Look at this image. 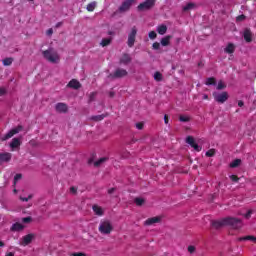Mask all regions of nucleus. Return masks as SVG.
<instances>
[{
  "instance_id": "obj_1",
  "label": "nucleus",
  "mask_w": 256,
  "mask_h": 256,
  "mask_svg": "<svg viewBox=\"0 0 256 256\" xmlns=\"http://www.w3.org/2000/svg\"><path fill=\"white\" fill-rule=\"evenodd\" d=\"M44 59L49 63H59V54L53 49H48L42 52Z\"/></svg>"
},
{
  "instance_id": "obj_2",
  "label": "nucleus",
  "mask_w": 256,
  "mask_h": 256,
  "mask_svg": "<svg viewBox=\"0 0 256 256\" xmlns=\"http://www.w3.org/2000/svg\"><path fill=\"white\" fill-rule=\"evenodd\" d=\"M98 231L102 235H110L111 231H113V225L111 224V221L109 220L101 221L98 227Z\"/></svg>"
},
{
  "instance_id": "obj_3",
  "label": "nucleus",
  "mask_w": 256,
  "mask_h": 256,
  "mask_svg": "<svg viewBox=\"0 0 256 256\" xmlns=\"http://www.w3.org/2000/svg\"><path fill=\"white\" fill-rule=\"evenodd\" d=\"M224 221L226 225H229L232 229H241L243 227V221L239 218L226 217Z\"/></svg>"
},
{
  "instance_id": "obj_4",
  "label": "nucleus",
  "mask_w": 256,
  "mask_h": 256,
  "mask_svg": "<svg viewBox=\"0 0 256 256\" xmlns=\"http://www.w3.org/2000/svg\"><path fill=\"white\" fill-rule=\"evenodd\" d=\"M137 0H124L121 5L118 7V13H128L131 11V7Z\"/></svg>"
},
{
  "instance_id": "obj_5",
  "label": "nucleus",
  "mask_w": 256,
  "mask_h": 256,
  "mask_svg": "<svg viewBox=\"0 0 256 256\" xmlns=\"http://www.w3.org/2000/svg\"><path fill=\"white\" fill-rule=\"evenodd\" d=\"M156 0H145L137 6L138 11H150L155 7Z\"/></svg>"
},
{
  "instance_id": "obj_6",
  "label": "nucleus",
  "mask_w": 256,
  "mask_h": 256,
  "mask_svg": "<svg viewBox=\"0 0 256 256\" xmlns=\"http://www.w3.org/2000/svg\"><path fill=\"white\" fill-rule=\"evenodd\" d=\"M23 131V126L18 125L17 127L11 129L7 134L1 137V141H8V139H11V137H14V135H17V133H21Z\"/></svg>"
},
{
  "instance_id": "obj_7",
  "label": "nucleus",
  "mask_w": 256,
  "mask_h": 256,
  "mask_svg": "<svg viewBox=\"0 0 256 256\" xmlns=\"http://www.w3.org/2000/svg\"><path fill=\"white\" fill-rule=\"evenodd\" d=\"M137 38V27H132L130 33L128 34L127 45L128 47H133L135 45V39Z\"/></svg>"
},
{
  "instance_id": "obj_8",
  "label": "nucleus",
  "mask_w": 256,
  "mask_h": 256,
  "mask_svg": "<svg viewBox=\"0 0 256 256\" xmlns=\"http://www.w3.org/2000/svg\"><path fill=\"white\" fill-rule=\"evenodd\" d=\"M213 97H214V101H216V103H225V101H227V99H229V93H227V92H222V93L213 92Z\"/></svg>"
},
{
  "instance_id": "obj_9",
  "label": "nucleus",
  "mask_w": 256,
  "mask_h": 256,
  "mask_svg": "<svg viewBox=\"0 0 256 256\" xmlns=\"http://www.w3.org/2000/svg\"><path fill=\"white\" fill-rule=\"evenodd\" d=\"M127 75V70L118 68L113 74H110V77H112V79H121V77H127Z\"/></svg>"
},
{
  "instance_id": "obj_10",
  "label": "nucleus",
  "mask_w": 256,
  "mask_h": 256,
  "mask_svg": "<svg viewBox=\"0 0 256 256\" xmlns=\"http://www.w3.org/2000/svg\"><path fill=\"white\" fill-rule=\"evenodd\" d=\"M186 143L194 149V151H197L198 153L201 151V146H199L197 143H195V138L193 136H187Z\"/></svg>"
},
{
  "instance_id": "obj_11",
  "label": "nucleus",
  "mask_w": 256,
  "mask_h": 256,
  "mask_svg": "<svg viewBox=\"0 0 256 256\" xmlns=\"http://www.w3.org/2000/svg\"><path fill=\"white\" fill-rule=\"evenodd\" d=\"M12 158L13 154L9 152L0 153V165H3V163H9V161H11Z\"/></svg>"
},
{
  "instance_id": "obj_12",
  "label": "nucleus",
  "mask_w": 256,
  "mask_h": 256,
  "mask_svg": "<svg viewBox=\"0 0 256 256\" xmlns=\"http://www.w3.org/2000/svg\"><path fill=\"white\" fill-rule=\"evenodd\" d=\"M212 227H214V229H221L222 227H225L226 222H225V218L221 219V220H214L211 222Z\"/></svg>"
},
{
  "instance_id": "obj_13",
  "label": "nucleus",
  "mask_w": 256,
  "mask_h": 256,
  "mask_svg": "<svg viewBox=\"0 0 256 256\" xmlns=\"http://www.w3.org/2000/svg\"><path fill=\"white\" fill-rule=\"evenodd\" d=\"M243 38L246 43H251V41H253V33L251 32V29L246 28L244 30Z\"/></svg>"
},
{
  "instance_id": "obj_14",
  "label": "nucleus",
  "mask_w": 256,
  "mask_h": 256,
  "mask_svg": "<svg viewBox=\"0 0 256 256\" xmlns=\"http://www.w3.org/2000/svg\"><path fill=\"white\" fill-rule=\"evenodd\" d=\"M55 109L57 113H67V111L69 110L67 104L61 102L56 104Z\"/></svg>"
},
{
  "instance_id": "obj_15",
  "label": "nucleus",
  "mask_w": 256,
  "mask_h": 256,
  "mask_svg": "<svg viewBox=\"0 0 256 256\" xmlns=\"http://www.w3.org/2000/svg\"><path fill=\"white\" fill-rule=\"evenodd\" d=\"M67 87L70 89H81V82L77 79H72L68 84Z\"/></svg>"
},
{
  "instance_id": "obj_16",
  "label": "nucleus",
  "mask_w": 256,
  "mask_h": 256,
  "mask_svg": "<svg viewBox=\"0 0 256 256\" xmlns=\"http://www.w3.org/2000/svg\"><path fill=\"white\" fill-rule=\"evenodd\" d=\"M160 222H161V217L156 216V217L148 218L144 222V225L151 226V225H155V223H160Z\"/></svg>"
},
{
  "instance_id": "obj_17",
  "label": "nucleus",
  "mask_w": 256,
  "mask_h": 256,
  "mask_svg": "<svg viewBox=\"0 0 256 256\" xmlns=\"http://www.w3.org/2000/svg\"><path fill=\"white\" fill-rule=\"evenodd\" d=\"M131 62V56L127 53H124L122 57L120 58V65H129Z\"/></svg>"
},
{
  "instance_id": "obj_18",
  "label": "nucleus",
  "mask_w": 256,
  "mask_h": 256,
  "mask_svg": "<svg viewBox=\"0 0 256 256\" xmlns=\"http://www.w3.org/2000/svg\"><path fill=\"white\" fill-rule=\"evenodd\" d=\"M10 147L12 148V150L19 149V147H21V139L13 138L10 142Z\"/></svg>"
},
{
  "instance_id": "obj_19",
  "label": "nucleus",
  "mask_w": 256,
  "mask_h": 256,
  "mask_svg": "<svg viewBox=\"0 0 256 256\" xmlns=\"http://www.w3.org/2000/svg\"><path fill=\"white\" fill-rule=\"evenodd\" d=\"M225 53H228L231 55L232 53H235V44L229 43L226 48L224 49Z\"/></svg>"
},
{
  "instance_id": "obj_20",
  "label": "nucleus",
  "mask_w": 256,
  "mask_h": 256,
  "mask_svg": "<svg viewBox=\"0 0 256 256\" xmlns=\"http://www.w3.org/2000/svg\"><path fill=\"white\" fill-rule=\"evenodd\" d=\"M24 228L25 226H23V224L16 222L12 225L11 231H23Z\"/></svg>"
},
{
  "instance_id": "obj_21",
  "label": "nucleus",
  "mask_w": 256,
  "mask_h": 256,
  "mask_svg": "<svg viewBox=\"0 0 256 256\" xmlns=\"http://www.w3.org/2000/svg\"><path fill=\"white\" fill-rule=\"evenodd\" d=\"M33 237H35V235L33 234H27L26 236L23 237V245H29L31 243V241H33Z\"/></svg>"
},
{
  "instance_id": "obj_22",
  "label": "nucleus",
  "mask_w": 256,
  "mask_h": 256,
  "mask_svg": "<svg viewBox=\"0 0 256 256\" xmlns=\"http://www.w3.org/2000/svg\"><path fill=\"white\" fill-rule=\"evenodd\" d=\"M157 33L159 35H165V33H167V25L165 24H161L157 27Z\"/></svg>"
},
{
  "instance_id": "obj_23",
  "label": "nucleus",
  "mask_w": 256,
  "mask_h": 256,
  "mask_svg": "<svg viewBox=\"0 0 256 256\" xmlns=\"http://www.w3.org/2000/svg\"><path fill=\"white\" fill-rule=\"evenodd\" d=\"M109 114H101V115H96V116H91L90 120L91 121H103V119H105V117H107Z\"/></svg>"
},
{
  "instance_id": "obj_24",
  "label": "nucleus",
  "mask_w": 256,
  "mask_h": 256,
  "mask_svg": "<svg viewBox=\"0 0 256 256\" xmlns=\"http://www.w3.org/2000/svg\"><path fill=\"white\" fill-rule=\"evenodd\" d=\"M96 7H97V2L93 1V2H90V3L87 5L86 9H87V11H88L89 13H93V11H95Z\"/></svg>"
},
{
  "instance_id": "obj_25",
  "label": "nucleus",
  "mask_w": 256,
  "mask_h": 256,
  "mask_svg": "<svg viewBox=\"0 0 256 256\" xmlns=\"http://www.w3.org/2000/svg\"><path fill=\"white\" fill-rule=\"evenodd\" d=\"M238 241H253L254 243H256V237L255 236H243V237H239Z\"/></svg>"
},
{
  "instance_id": "obj_26",
  "label": "nucleus",
  "mask_w": 256,
  "mask_h": 256,
  "mask_svg": "<svg viewBox=\"0 0 256 256\" xmlns=\"http://www.w3.org/2000/svg\"><path fill=\"white\" fill-rule=\"evenodd\" d=\"M193 9H195V3L190 2L182 8V11H184V13H187V11H191Z\"/></svg>"
},
{
  "instance_id": "obj_27",
  "label": "nucleus",
  "mask_w": 256,
  "mask_h": 256,
  "mask_svg": "<svg viewBox=\"0 0 256 256\" xmlns=\"http://www.w3.org/2000/svg\"><path fill=\"white\" fill-rule=\"evenodd\" d=\"M161 45L163 47H167L169 45V43H171V36H165L164 38L161 39Z\"/></svg>"
},
{
  "instance_id": "obj_28",
  "label": "nucleus",
  "mask_w": 256,
  "mask_h": 256,
  "mask_svg": "<svg viewBox=\"0 0 256 256\" xmlns=\"http://www.w3.org/2000/svg\"><path fill=\"white\" fill-rule=\"evenodd\" d=\"M95 215H98L99 217H101L103 215V208H101L100 206L94 205L92 207Z\"/></svg>"
},
{
  "instance_id": "obj_29",
  "label": "nucleus",
  "mask_w": 256,
  "mask_h": 256,
  "mask_svg": "<svg viewBox=\"0 0 256 256\" xmlns=\"http://www.w3.org/2000/svg\"><path fill=\"white\" fill-rule=\"evenodd\" d=\"M239 165H241V159L237 158L229 164V167L231 169H236V167H239Z\"/></svg>"
},
{
  "instance_id": "obj_30",
  "label": "nucleus",
  "mask_w": 256,
  "mask_h": 256,
  "mask_svg": "<svg viewBox=\"0 0 256 256\" xmlns=\"http://www.w3.org/2000/svg\"><path fill=\"white\" fill-rule=\"evenodd\" d=\"M111 41H113L112 38H103L100 45L102 47H107V46L111 45Z\"/></svg>"
},
{
  "instance_id": "obj_31",
  "label": "nucleus",
  "mask_w": 256,
  "mask_h": 256,
  "mask_svg": "<svg viewBox=\"0 0 256 256\" xmlns=\"http://www.w3.org/2000/svg\"><path fill=\"white\" fill-rule=\"evenodd\" d=\"M109 158L107 157H102L100 159H98L97 161L94 162V167H100L101 165H103V163H105V161H107Z\"/></svg>"
},
{
  "instance_id": "obj_32",
  "label": "nucleus",
  "mask_w": 256,
  "mask_h": 256,
  "mask_svg": "<svg viewBox=\"0 0 256 256\" xmlns=\"http://www.w3.org/2000/svg\"><path fill=\"white\" fill-rule=\"evenodd\" d=\"M205 85H217V80L215 77L207 78Z\"/></svg>"
},
{
  "instance_id": "obj_33",
  "label": "nucleus",
  "mask_w": 256,
  "mask_h": 256,
  "mask_svg": "<svg viewBox=\"0 0 256 256\" xmlns=\"http://www.w3.org/2000/svg\"><path fill=\"white\" fill-rule=\"evenodd\" d=\"M154 79L157 82L163 81V74H161V72L157 71L154 73Z\"/></svg>"
},
{
  "instance_id": "obj_34",
  "label": "nucleus",
  "mask_w": 256,
  "mask_h": 256,
  "mask_svg": "<svg viewBox=\"0 0 256 256\" xmlns=\"http://www.w3.org/2000/svg\"><path fill=\"white\" fill-rule=\"evenodd\" d=\"M3 65L5 67H9V65H12L13 64V58H5L3 61H2Z\"/></svg>"
},
{
  "instance_id": "obj_35",
  "label": "nucleus",
  "mask_w": 256,
  "mask_h": 256,
  "mask_svg": "<svg viewBox=\"0 0 256 256\" xmlns=\"http://www.w3.org/2000/svg\"><path fill=\"white\" fill-rule=\"evenodd\" d=\"M179 121H181L182 123H189V121H191V118H189V116L180 115Z\"/></svg>"
},
{
  "instance_id": "obj_36",
  "label": "nucleus",
  "mask_w": 256,
  "mask_h": 256,
  "mask_svg": "<svg viewBox=\"0 0 256 256\" xmlns=\"http://www.w3.org/2000/svg\"><path fill=\"white\" fill-rule=\"evenodd\" d=\"M134 203H136V205L138 207H141V205H143V203H145V199H143V198H135L134 199Z\"/></svg>"
},
{
  "instance_id": "obj_37",
  "label": "nucleus",
  "mask_w": 256,
  "mask_h": 256,
  "mask_svg": "<svg viewBox=\"0 0 256 256\" xmlns=\"http://www.w3.org/2000/svg\"><path fill=\"white\" fill-rule=\"evenodd\" d=\"M225 87H227V86L223 83V81L220 80L217 85V90L221 91V90L225 89Z\"/></svg>"
},
{
  "instance_id": "obj_38",
  "label": "nucleus",
  "mask_w": 256,
  "mask_h": 256,
  "mask_svg": "<svg viewBox=\"0 0 256 256\" xmlns=\"http://www.w3.org/2000/svg\"><path fill=\"white\" fill-rule=\"evenodd\" d=\"M149 39H157V32L155 31H150L148 34Z\"/></svg>"
},
{
  "instance_id": "obj_39",
  "label": "nucleus",
  "mask_w": 256,
  "mask_h": 256,
  "mask_svg": "<svg viewBox=\"0 0 256 256\" xmlns=\"http://www.w3.org/2000/svg\"><path fill=\"white\" fill-rule=\"evenodd\" d=\"M206 157H215V149H210L206 152Z\"/></svg>"
},
{
  "instance_id": "obj_40",
  "label": "nucleus",
  "mask_w": 256,
  "mask_h": 256,
  "mask_svg": "<svg viewBox=\"0 0 256 256\" xmlns=\"http://www.w3.org/2000/svg\"><path fill=\"white\" fill-rule=\"evenodd\" d=\"M23 178V175L22 174H16L14 176V185H17V181H20V179Z\"/></svg>"
},
{
  "instance_id": "obj_41",
  "label": "nucleus",
  "mask_w": 256,
  "mask_h": 256,
  "mask_svg": "<svg viewBox=\"0 0 256 256\" xmlns=\"http://www.w3.org/2000/svg\"><path fill=\"white\" fill-rule=\"evenodd\" d=\"M152 49H154L155 51L161 49V44L159 42H154L152 45Z\"/></svg>"
},
{
  "instance_id": "obj_42",
  "label": "nucleus",
  "mask_w": 256,
  "mask_h": 256,
  "mask_svg": "<svg viewBox=\"0 0 256 256\" xmlns=\"http://www.w3.org/2000/svg\"><path fill=\"white\" fill-rule=\"evenodd\" d=\"M95 97H97V92H92L89 96V103L95 101Z\"/></svg>"
},
{
  "instance_id": "obj_43",
  "label": "nucleus",
  "mask_w": 256,
  "mask_h": 256,
  "mask_svg": "<svg viewBox=\"0 0 256 256\" xmlns=\"http://www.w3.org/2000/svg\"><path fill=\"white\" fill-rule=\"evenodd\" d=\"M230 179L233 183H239V178L235 174L230 175Z\"/></svg>"
},
{
  "instance_id": "obj_44",
  "label": "nucleus",
  "mask_w": 256,
  "mask_h": 256,
  "mask_svg": "<svg viewBox=\"0 0 256 256\" xmlns=\"http://www.w3.org/2000/svg\"><path fill=\"white\" fill-rule=\"evenodd\" d=\"M143 127H145V124L143 122L136 123V129L139 131L143 130Z\"/></svg>"
},
{
  "instance_id": "obj_45",
  "label": "nucleus",
  "mask_w": 256,
  "mask_h": 256,
  "mask_svg": "<svg viewBox=\"0 0 256 256\" xmlns=\"http://www.w3.org/2000/svg\"><path fill=\"white\" fill-rule=\"evenodd\" d=\"M31 221H33V218L30 216L22 218V223H31Z\"/></svg>"
},
{
  "instance_id": "obj_46",
  "label": "nucleus",
  "mask_w": 256,
  "mask_h": 256,
  "mask_svg": "<svg viewBox=\"0 0 256 256\" xmlns=\"http://www.w3.org/2000/svg\"><path fill=\"white\" fill-rule=\"evenodd\" d=\"M245 19H246V16L244 14H241L236 17V21H245Z\"/></svg>"
},
{
  "instance_id": "obj_47",
  "label": "nucleus",
  "mask_w": 256,
  "mask_h": 256,
  "mask_svg": "<svg viewBox=\"0 0 256 256\" xmlns=\"http://www.w3.org/2000/svg\"><path fill=\"white\" fill-rule=\"evenodd\" d=\"M20 199L22 201H24L25 203H27V201H29V199H33V195L30 194L28 197H20Z\"/></svg>"
},
{
  "instance_id": "obj_48",
  "label": "nucleus",
  "mask_w": 256,
  "mask_h": 256,
  "mask_svg": "<svg viewBox=\"0 0 256 256\" xmlns=\"http://www.w3.org/2000/svg\"><path fill=\"white\" fill-rule=\"evenodd\" d=\"M251 215H253V210H248V212L244 215L245 219H250Z\"/></svg>"
},
{
  "instance_id": "obj_49",
  "label": "nucleus",
  "mask_w": 256,
  "mask_h": 256,
  "mask_svg": "<svg viewBox=\"0 0 256 256\" xmlns=\"http://www.w3.org/2000/svg\"><path fill=\"white\" fill-rule=\"evenodd\" d=\"M7 94V89L1 87L0 88V97H3V95H6Z\"/></svg>"
},
{
  "instance_id": "obj_50",
  "label": "nucleus",
  "mask_w": 256,
  "mask_h": 256,
  "mask_svg": "<svg viewBox=\"0 0 256 256\" xmlns=\"http://www.w3.org/2000/svg\"><path fill=\"white\" fill-rule=\"evenodd\" d=\"M71 256H87V255L83 252H75V253H72Z\"/></svg>"
},
{
  "instance_id": "obj_51",
  "label": "nucleus",
  "mask_w": 256,
  "mask_h": 256,
  "mask_svg": "<svg viewBox=\"0 0 256 256\" xmlns=\"http://www.w3.org/2000/svg\"><path fill=\"white\" fill-rule=\"evenodd\" d=\"M164 123H165V125L169 124V115H167V114L164 115Z\"/></svg>"
},
{
  "instance_id": "obj_52",
  "label": "nucleus",
  "mask_w": 256,
  "mask_h": 256,
  "mask_svg": "<svg viewBox=\"0 0 256 256\" xmlns=\"http://www.w3.org/2000/svg\"><path fill=\"white\" fill-rule=\"evenodd\" d=\"M188 251L190 253H195V246H188Z\"/></svg>"
},
{
  "instance_id": "obj_53",
  "label": "nucleus",
  "mask_w": 256,
  "mask_h": 256,
  "mask_svg": "<svg viewBox=\"0 0 256 256\" xmlns=\"http://www.w3.org/2000/svg\"><path fill=\"white\" fill-rule=\"evenodd\" d=\"M113 193H115V188H110V189L108 190V194H109V195H113Z\"/></svg>"
},
{
  "instance_id": "obj_54",
  "label": "nucleus",
  "mask_w": 256,
  "mask_h": 256,
  "mask_svg": "<svg viewBox=\"0 0 256 256\" xmlns=\"http://www.w3.org/2000/svg\"><path fill=\"white\" fill-rule=\"evenodd\" d=\"M243 105H245V103L243 102V100H239V101H238V107H243Z\"/></svg>"
},
{
  "instance_id": "obj_55",
  "label": "nucleus",
  "mask_w": 256,
  "mask_h": 256,
  "mask_svg": "<svg viewBox=\"0 0 256 256\" xmlns=\"http://www.w3.org/2000/svg\"><path fill=\"white\" fill-rule=\"evenodd\" d=\"M70 191H71V193H77V188H75V187L72 186V187L70 188Z\"/></svg>"
},
{
  "instance_id": "obj_56",
  "label": "nucleus",
  "mask_w": 256,
  "mask_h": 256,
  "mask_svg": "<svg viewBox=\"0 0 256 256\" xmlns=\"http://www.w3.org/2000/svg\"><path fill=\"white\" fill-rule=\"evenodd\" d=\"M109 97H111V98L115 97V92H113V91L109 92Z\"/></svg>"
},
{
  "instance_id": "obj_57",
  "label": "nucleus",
  "mask_w": 256,
  "mask_h": 256,
  "mask_svg": "<svg viewBox=\"0 0 256 256\" xmlns=\"http://www.w3.org/2000/svg\"><path fill=\"white\" fill-rule=\"evenodd\" d=\"M47 33H48V35H53V29H49L48 31H47Z\"/></svg>"
},
{
  "instance_id": "obj_58",
  "label": "nucleus",
  "mask_w": 256,
  "mask_h": 256,
  "mask_svg": "<svg viewBox=\"0 0 256 256\" xmlns=\"http://www.w3.org/2000/svg\"><path fill=\"white\" fill-rule=\"evenodd\" d=\"M6 256H15V253L9 252L8 254H6Z\"/></svg>"
},
{
  "instance_id": "obj_59",
  "label": "nucleus",
  "mask_w": 256,
  "mask_h": 256,
  "mask_svg": "<svg viewBox=\"0 0 256 256\" xmlns=\"http://www.w3.org/2000/svg\"><path fill=\"white\" fill-rule=\"evenodd\" d=\"M203 99L207 100V99H209V96L207 94H204Z\"/></svg>"
},
{
  "instance_id": "obj_60",
  "label": "nucleus",
  "mask_w": 256,
  "mask_h": 256,
  "mask_svg": "<svg viewBox=\"0 0 256 256\" xmlns=\"http://www.w3.org/2000/svg\"><path fill=\"white\" fill-rule=\"evenodd\" d=\"M0 247H5V243L3 241H0Z\"/></svg>"
},
{
  "instance_id": "obj_61",
  "label": "nucleus",
  "mask_w": 256,
  "mask_h": 256,
  "mask_svg": "<svg viewBox=\"0 0 256 256\" xmlns=\"http://www.w3.org/2000/svg\"><path fill=\"white\" fill-rule=\"evenodd\" d=\"M56 27H61V22H59V23L56 25Z\"/></svg>"
},
{
  "instance_id": "obj_62",
  "label": "nucleus",
  "mask_w": 256,
  "mask_h": 256,
  "mask_svg": "<svg viewBox=\"0 0 256 256\" xmlns=\"http://www.w3.org/2000/svg\"><path fill=\"white\" fill-rule=\"evenodd\" d=\"M27 1H29V2H33V1H35V0H27Z\"/></svg>"
},
{
  "instance_id": "obj_63",
  "label": "nucleus",
  "mask_w": 256,
  "mask_h": 256,
  "mask_svg": "<svg viewBox=\"0 0 256 256\" xmlns=\"http://www.w3.org/2000/svg\"><path fill=\"white\" fill-rule=\"evenodd\" d=\"M113 33L112 32H109V35H112Z\"/></svg>"
},
{
  "instance_id": "obj_64",
  "label": "nucleus",
  "mask_w": 256,
  "mask_h": 256,
  "mask_svg": "<svg viewBox=\"0 0 256 256\" xmlns=\"http://www.w3.org/2000/svg\"><path fill=\"white\" fill-rule=\"evenodd\" d=\"M14 192H15V193H17V190H16V189H14Z\"/></svg>"
}]
</instances>
